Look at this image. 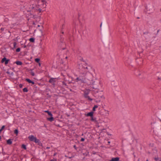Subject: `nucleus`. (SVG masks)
Here are the masks:
<instances>
[{
  "mask_svg": "<svg viewBox=\"0 0 161 161\" xmlns=\"http://www.w3.org/2000/svg\"><path fill=\"white\" fill-rule=\"evenodd\" d=\"M93 95L96 98L95 102L96 103L99 102L103 101L105 99L103 91H98L97 92H95L93 93Z\"/></svg>",
  "mask_w": 161,
  "mask_h": 161,
  "instance_id": "nucleus-1",
  "label": "nucleus"
},
{
  "mask_svg": "<svg viewBox=\"0 0 161 161\" xmlns=\"http://www.w3.org/2000/svg\"><path fill=\"white\" fill-rule=\"evenodd\" d=\"M85 83H87L88 85H92L95 82L93 80L92 75L91 74L86 75Z\"/></svg>",
  "mask_w": 161,
  "mask_h": 161,
  "instance_id": "nucleus-2",
  "label": "nucleus"
},
{
  "mask_svg": "<svg viewBox=\"0 0 161 161\" xmlns=\"http://www.w3.org/2000/svg\"><path fill=\"white\" fill-rule=\"evenodd\" d=\"M91 85L90 86V89L91 90H92L94 92H97L98 91H99V90L98 88V86H97L96 84V83L94 82V83L93 84H92V85Z\"/></svg>",
  "mask_w": 161,
  "mask_h": 161,
  "instance_id": "nucleus-3",
  "label": "nucleus"
},
{
  "mask_svg": "<svg viewBox=\"0 0 161 161\" xmlns=\"http://www.w3.org/2000/svg\"><path fill=\"white\" fill-rule=\"evenodd\" d=\"M44 112L45 113H47L48 115L49 116H50V118H47V120L49 121L50 122H52L54 120V119L53 117V114L50 111H49L48 110H46L44 111Z\"/></svg>",
  "mask_w": 161,
  "mask_h": 161,
  "instance_id": "nucleus-4",
  "label": "nucleus"
},
{
  "mask_svg": "<svg viewBox=\"0 0 161 161\" xmlns=\"http://www.w3.org/2000/svg\"><path fill=\"white\" fill-rule=\"evenodd\" d=\"M28 138L31 141L33 142L36 143H37L39 140L32 135L29 136L28 137Z\"/></svg>",
  "mask_w": 161,
  "mask_h": 161,
  "instance_id": "nucleus-5",
  "label": "nucleus"
},
{
  "mask_svg": "<svg viewBox=\"0 0 161 161\" xmlns=\"http://www.w3.org/2000/svg\"><path fill=\"white\" fill-rule=\"evenodd\" d=\"M31 8L33 10H34V11H38L39 13L41 12L42 11V9L39 8V5H35L34 6L32 5V6H31Z\"/></svg>",
  "mask_w": 161,
  "mask_h": 161,
  "instance_id": "nucleus-6",
  "label": "nucleus"
},
{
  "mask_svg": "<svg viewBox=\"0 0 161 161\" xmlns=\"http://www.w3.org/2000/svg\"><path fill=\"white\" fill-rule=\"evenodd\" d=\"M56 78H51L48 81V82L52 85L53 87H54L55 86V83L56 82Z\"/></svg>",
  "mask_w": 161,
  "mask_h": 161,
  "instance_id": "nucleus-7",
  "label": "nucleus"
},
{
  "mask_svg": "<svg viewBox=\"0 0 161 161\" xmlns=\"http://www.w3.org/2000/svg\"><path fill=\"white\" fill-rule=\"evenodd\" d=\"M10 61V59L7 58L5 57H4L3 58L1 61V63H4L5 65H7Z\"/></svg>",
  "mask_w": 161,
  "mask_h": 161,
  "instance_id": "nucleus-8",
  "label": "nucleus"
},
{
  "mask_svg": "<svg viewBox=\"0 0 161 161\" xmlns=\"http://www.w3.org/2000/svg\"><path fill=\"white\" fill-rule=\"evenodd\" d=\"M89 93V92L88 91H85L84 93V96L85 98H87L88 100L91 101L92 100V99L90 98V97L88 96Z\"/></svg>",
  "mask_w": 161,
  "mask_h": 161,
  "instance_id": "nucleus-9",
  "label": "nucleus"
},
{
  "mask_svg": "<svg viewBox=\"0 0 161 161\" xmlns=\"http://www.w3.org/2000/svg\"><path fill=\"white\" fill-rule=\"evenodd\" d=\"M85 74H83V76H79V81H81V82L85 83Z\"/></svg>",
  "mask_w": 161,
  "mask_h": 161,
  "instance_id": "nucleus-10",
  "label": "nucleus"
},
{
  "mask_svg": "<svg viewBox=\"0 0 161 161\" xmlns=\"http://www.w3.org/2000/svg\"><path fill=\"white\" fill-rule=\"evenodd\" d=\"M93 112L92 111L87 113V114H85V115L87 117L90 116L91 117L93 116Z\"/></svg>",
  "mask_w": 161,
  "mask_h": 161,
  "instance_id": "nucleus-11",
  "label": "nucleus"
},
{
  "mask_svg": "<svg viewBox=\"0 0 161 161\" xmlns=\"http://www.w3.org/2000/svg\"><path fill=\"white\" fill-rule=\"evenodd\" d=\"M64 39H60L59 42L58 43V46H60V47H61L62 45H64Z\"/></svg>",
  "mask_w": 161,
  "mask_h": 161,
  "instance_id": "nucleus-12",
  "label": "nucleus"
},
{
  "mask_svg": "<svg viewBox=\"0 0 161 161\" xmlns=\"http://www.w3.org/2000/svg\"><path fill=\"white\" fill-rule=\"evenodd\" d=\"M86 37L88 39H92V35L90 32H87L86 35Z\"/></svg>",
  "mask_w": 161,
  "mask_h": 161,
  "instance_id": "nucleus-13",
  "label": "nucleus"
},
{
  "mask_svg": "<svg viewBox=\"0 0 161 161\" xmlns=\"http://www.w3.org/2000/svg\"><path fill=\"white\" fill-rule=\"evenodd\" d=\"M25 80L28 82L29 83H31L32 84L34 85L35 84V83L33 81H32L30 79L28 78H26L25 79Z\"/></svg>",
  "mask_w": 161,
  "mask_h": 161,
  "instance_id": "nucleus-14",
  "label": "nucleus"
},
{
  "mask_svg": "<svg viewBox=\"0 0 161 161\" xmlns=\"http://www.w3.org/2000/svg\"><path fill=\"white\" fill-rule=\"evenodd\" d=\"M13 139H9L7 141V144L8 145H11L12 143Z\"/></svg>",
  "mask_w": 161,
  "mask_h": 161,
  "instance_id": "nucleus-15",
  "label": "nucleus"
},
{
  "mask_svg": "<svg viewBox=\"0 0 161 161\" xmlns=\"http://www.w3.org/2000/svg\"><path fill=\"white\" fill-rule=\"evenodd\" d=\"M119 158L118 157L112 158L110 161H119Z\"/></svg>",
  "mask_w": 161,
  "mask_h": 161,
  "instance_id": "nucleus-16",
  "label": "nucleus"
},
{
  "mask_svg": "<svg viewBox=\"0 0 161 161\" xmlns=\"http://www.w3.org/2000/svg\"><path fill=\"white\" fill-rule=\"evenodd\" d=\"M58 120H55L54 121V124L57 127H60V126L59 125V124L58 123Z\"/></svg>",
  "mask_w": 161,
  "mask_h": 161,
  "instance_id": "nucleus-17",
  "label": "nucleus"
},
{
  "mask_svg": "<svg viewBox=\"0 0 161 161\" xmlns=\"http://www.w3.org/2000/svg\"><path fill=\"white\" fill-rule=\"evenodd\" d=\"M15 63L17 65H21L23 63L22 62L17 60L16 61Z\"/></svg>",
  "mask_w": 161,
  "mask_h": 161,
  "instance_id": "nucleus-18",
  "label": "nucleus"
},
{
  "mask_svg": "<svg viewBox=\"0 0 161 161\" xmlns=\"http://www.w3.org/2000/svg\"><path fill=\"white\" fill-rule=\"evenodd\" d=\"M154 159L155 161H161V158H159L158 156L157 157H155L154 158Z\"/></svg>",
  "mask_w": 161,
  "mask_h": 161,
  "instance_id": "nucleus-19",
  "label": "nucleus"
},
{
  "mask_svg": "<svg viewBox=\"0 0 161 161\" xmlns=\"http://www.w3.org/2000/svg\"><path fill=\"white\" fill-rule=\"evenodd\" d=\"M91 121L95 122V123L97 122V121L96 120V118L95 117H94L93 116L92 117H91Z\"/></svg>",
  "mask_w": 161,
  "mask_h": 161,
  "instance_id": "nucleus-20",
  "label": "nucleus"
},
{
  "mask_svg": "<svg viewBox=\"0 0 161 161\" xmlns=\"http://www.w3.org/2000/svg\"><path fill=\"white\" fill-rule=\"evenodd\" d=\"M35 39L33 37H31L29 39V41L33 43L35 42Z\"/></svg>",
  "mask_w": 161,
  "mask_h": 161,
  "instance_id": "nucleus-21",
  "label": "nucleus"
},
{
  "mask_svg": "<svg viewBox=\"0 0 161 161\" xmlns=\"http://www.w3.org/2000/svg\"><path fill=\"white\" fill-rule=\"evenodd\" d=\"M14 133L16 136H17L19 133L18 129L15 130L14 131Z\"/></svg>",
  "mask_w": 161,
  "mask_h": 161,
  "instance_id": "nucleus-22",
  "label": "nucleus"
},
{
  "mask_svg": "<svg viewBox=\"0 0 161 161\" xmlns=\"http://www.w3.org/2000/svg\"><path fill=\"white\" fill-rule=\"evenodd\" d=\"M35 61L37 63H39V62H40V59L39 58H36L35 59Z\"/></svg>",
  "mask_w": 161,
  "mask_h": 161,
  "instance_id": "nucleus-23",
  "label": "nucleus"
},
{
  "mask_svg": "<svg viewBox=\"0 0 161 161\" xmlns=\"http://www.w3.org/2000/svg\"><path fill=\"white\" fill-rule=\"evenodd\" d=\"M37 143L40 146L42 147L43 146L42 143L41 142L40 140H39L38 142Z\"/></svg>",
  "mask_w": 161,
  "mask_h": 161,
  "instance_id": "nucleus-24",
  "label": "nucleus"
},
{
  "mask_svg": "<svg viewBox=\"0 0 161 161\" xmlns=\"http://www.w3.org/2000/svg\"><path fill=\"white\" fill-rule=\"evenodd\" d=\"M98 108V106L97 105H94V106L92 108V111H94L96 110V108Z\"/></svg>",
  "mask_w": 161,
  "mask_h": 161,
  "instance_id": "nucleus-25",
  "label": "nucleus"
},
{
  "mask_svg": "<svg viewBox=\"0 0 161 161\" xmlns=\"http://www.w3.org/2000/svg\"><path fill=\"white\" fill-rule=\"evenodd\" d=\"M24 92H28V89L27 87H25L23 89Z\"/></svg>",
  "mask_w": 161,
  "mask_h": 161,
  "instance_id": "nucleus-26",
  "label": "nucleus"
},
{
  "mask_svg": "<svg viewBox=\"0 0 161 161\" xmlns=\"http://www.w3.org/2000/svg\"><path fill=\"white\" fill-rule=\"evenodd\" d=\"M21 147L22 148L24 149V150H26L27 149L26 145L24 144H23L22 145Z\"/></svg>",
  "mask_w": 161,
  "mask_h": 161,
  "instance_id": "nucleus-27",
  "label": "nucleus"
},
{
  "mask_svg": "<svg viewBox=\"0 0 161 161\" xmlns=\"http://www.w3.org/2000/svg\"><path fill=\"white\" fill-rule=\"evenodd\" d=\"M5 128V125H3L1 129H0V133H1L2 131H3V130Z\"/></svg>",
  "mask_w": 161,
  "mask_h": 161,
  "instance_id": "nucleus-28",
  "label": "nucleus"
},
{
  "mask_svg": "<svg viewBox=\"0 0 161 161\" xmlns=\"http://www.w3.org/2000/svg\"><path fill=\"white\" fill-rule=\"evenodd\" d=\"M135 74L137 76H139L141 75L140 73H138L137 71H136Z\"/></svg>",
  "mask_w": 161,
  "mask_h": 161,
  "instance_id": "nucleus-29",
  "label": "nucleus"
},
{
  "mask_svg": "<svg viewBox=\"0 0 161 161\" xmlns=\"http://www.w3.org/2000/svg\"><path fill=\"white\" fill-rule=\"evenodd\" d=\"M17 43L16 42H14L13 43L14 47L12 48V49H14L16 47Z\"/></svg>",
  "mask_w": 161,
  "mask_h": 161,
  "instance_id": "nucleus-30",
  "label": "nucleus"
},
{
  "mask_svg": "<svg viewBox=\"0 0 161 161\" xmlns=\"http://www.w3.org/2000/svg\"><path fill=\"white\" fill-rule=\"evenodd\" d=\"M9 21V19L7 18H5L4 19V21L5 22H8Z\"/></svg>",
  "mask_w": 161,
  "mask_h": 161,
  "instance_id": "nucleus-31",
  "label": "nucleus"
},
{
  "mask_svg": "<svg viewBox=\"0 0 161 161\" xmlns=\"http://www.w3.org/2000/svg\"><path fill=\"white\" fill-rule=\"evenodd\" d=\"M74 148L75 149L76 151H78V147H77L76 146V145H75L73 146Z\"/></svg>",
  "mask_w": 161,
  "mask_h": 161,
  "instance_id": "nucleus-32",
  "label": "nucleus"
},
{
  "mask_svg": "<svg viewBox=\"0 0 161 161\" xmlns=\"http://www.w3.org/2000/svg\"><path fill=\"white\" fill-rule=\"evenodd\" d=\"M20 48H18L16 50V51L17 52H19L20 51Z\"/></svg>",
  "mask_w": 161,
  "mask_h": 161,
  "instance_id": "nucleus-33",
  "label": "nucleus"
},
{
  "mask_svg": "<svg viewBox=\"0 0 161 161\" xmlns=\"http://www.w3.org/2000/svg\"><path fill=\"white\" fill-rule=\"evenodd\" d=\"M62 83L63 86H67L66 84L65 83V82L64 81H62Z\"/></svg>",
  "mask_w": 161,
  "mask_h": 161,
  "instance_id": "nucleus-34",
  "label": "nucleus"
},
{
  "mask_svg": "<svg viewBox=\"0 0 161 161\" xmlns=\"http://www.w3.org/2000/svg\"><path fill=\"white\" fill-rule=\"evenodd\" d=\"M31 74L32 76H34L35 75L34 73L33 72L31 71Z\"/></svg>",
  "mask_w": 161,
  "mask_h": 161,
  "instance_id": "nucleus-35",
  "label": "nucleus"
},
{
  "mask_svg": "<svg viewBox=\"0 0 161 161\" xmlns=\"http://www.w3.org/2000/svg\"><path fill=\"white\" fill-rule=\"evenodd\" d=\"M23 85L22 84H20L19 85V86L20 88H22L23 87Z\"/></svg>",
  "mask_w": 161,
  "mask_h": 161,
  "instance_id": "nucleus-36",
  "label": "nucleus"
},
{
  "mask_svg": "<svg viewBox=\"0 0 161 161\" xmlns=\"http://www.w3.org/2000/svg\"><path fill=\"white\" fill-rule=\"evenodd\" d=\"M85 140V138H82L81 139H80V141L81 142H84V141Z\"/></svg>",
  "mask_w": 161,
  "mask_h": 161,
  "instance_id": "nucleus-37",
  "label": "nucleus"
},
{
  "mask_svg": "<svg viewBox=\"0 0 161 161\" xmlns=\"http://www.w3.org/2000/svg\"><path fill=\"white\" fill-rule=\"evenodd\" d=\"M148 33H149V32L148 31H146L145 32H143V34L144 35L147 34Z\"/></svg>",
  "mask_w": 161,
  "mask_h": 161,
  "instance_id": "nucleus-38",
  "label": "nucleus"
},
{
  "mask_svg": "<svg viewBox=\"0 0 161 161\" xmlns=\"http://www.w3.org/2000/svg\"><path fill=\"white\" fill-rule=\"evenodd\" d=\"M76 79L77 80V81H79V77H77Z\"/></svg>",
  "mask_w": 161,
  "mask_h": 161,
  "instance_id": "nucleus-39",
  "label": "nucleus"
},
{
  "mask_svg": "<svg viewBox=\"0 0 161 161\" xmlns=\"http://www.w3.org/2000/svg\"><path fill=\"white\" fill-rule=\"evenodd\" d=\"M4 28H1V30L2 31H3L4 30Z\"/></svg>",
  "mask_w": 161,
  "mask_h": 161,
  "instance_id": "nucleus-40",
  "label": "nucleus"
},
{
  "mask_svg": "<svg viewBox=\"0 0 161 161\" xmlns=\"http://www.w3.org/2000/svg\"><path fill=\"white\" fill-rule=\"evenodd\" d=\"M60 39H64L63 36L60 35Z\"/></svg>",
  "mask_w": 161,
  "mask_h": 161,
  "instance_id": "nucleus-41",
  "label": "nucleus"
},
{
  "mask_svg": "<svg viewBox=\"0 0 161 161\" xmlns=\"http://www.w3.org/2000/svg\"><path fill=\"white\" fill-rule=\"evenodd\" d=\"M22 47H23V48H25L26 47V46L25 45H24Z\"/></svg>",
  "mask_w": 161,
  "mask_h": 161,
  "instance_id": "nucleus-42",
  "label": "nucleus"
},
{
  "mask_svg": "<svg viewBox=\"0 0 161 161\" xmlns=\"http://www.w3.org/2000/svg\"><path fill=\"white\" fill-rule=\"evenodd\" d=\"M158 80H161V77H158Z\"/></svg>",
  "mask_w": 161,
  "mask_h": 161,
  "instance_id": "nucleus-43",
  "label": "nucleus"
},
{
  "mask_svg": "<svg viewBox=\"0 0 161 161\" xmlns=\"http://www.w3.org/2000/svg\"><path fill=\"white\" fill-rule=\"evenodd\" d=\"M83 68H84V69H88V68H87V67L84 66Z\"/></svg>",
  "mask_w": 161,
  "mask_h": 161,
  "instance_id": "nucleus-44",
  "label": "nucleus"
},
{
  "mask_svg": "<svg viewBox=\"0 0 161 161\" xmlns=\"http://www.w3.org/2000/svg\"><path fill=\"white\" fill-rule=\"evenodd\" d=\"M50 161H57V160L56 159H55V160H53V159H51L50 160Z\"/></svg>",
  "mask_w": 161,
  "mask_h": 161,
  "instance_id": "nucleus-45",
  "label": "nucleus"
},
{
  "mask_svg": "<svg viewBox=\"0 0 161 161\" xmlns=\"http://www.w3.org/2000/svg\"><path fill=\"white\" fill-rule=\"evenodd\" d=\"M6 73L8 74H10V72H9V71H7V72H6Z\"/></svg>",
  "mask_w": 161,
  "mask_h": 161,
  "instance_id": "nucleus-46",
  "label": "nucleus"
},
{
  "mask_svg": "<svg viewBox=\"0 0 161 161\" xmlns=\"http://www.w3.org/2000/svg\"><path fill=\"white\" fill-rule=\"evenodd\" d=\"M57 154V153H55L53 154V156H55V155H56Z\"/></svg>",
  "mask_w": 161,
  "mask_h": 161,
  "instance_id": "nucleus-47",
  "label": "nucleus"
},
{
  "mask_svg": "<svg viewBox=\"0 0 161 161\" xmlns=\"http://www.w3.org/2000/svg\"><path fill=\"white\" fill-rule=\"evenodd\" d=\"M50 148V147H46V149H49Z\"/></svg>",
  "mask_w": 161,
  "mask_h": 161,
  "instance_id": "nucleus-48",
  "label": "nucleus"
},
{
  "mask_svg": "<svg viewBox=\"0 0 161 161\" xmlns=\"http://www.w3.org/2000/svg\"><path fill=\"white\" fill-rule=\"evenodd\" d=\"M66 115L68 116V117H69L70 116V115L68 114H66Z\"/></svg>",
  "mask_w": 161,
  "mask_h": 161,
  "instance_id": "nucleus-49",
  "label": "nucleus"
},
{
  "mask_svg": "<svg viewBox=\"0 0 161 161\" xmlns=\"http://www.w3.org/2000/svg\"><path fill=\"white\" fill-rule=\"evenodd\" d=\"M38 63V64H39V66H41V63H40V62H39V63Z\"/></svg>",
  "mask_w": 161,
  "mask_h": 161,
  "instance_id": "nucleus-50",
  "label": "nucleus"
},
{
  "mask_svg": "<svg viewBox=\"0 0 161 161\" xmlns=\"http://www.w3.org/2000/svg\"><path fill=\"white\" fill-rule=\"evenodd\" d=\"M64 81H66V80L65 79V78H64Z\"/></svg>",
  "mask_w": 161,
  "mask_h": 161,
  "instance_id": "nucleus-51",
  "label": "nucleus"
},
{
  "mask_svg": "<svg viewBox=\"0 0 161 161\" xmlns=\"http://www.w3.org/2000/svg\"><path fill=\"white\" fill-rule=\"evenodd\" d=\"M42 2H46V1H45V0H42Z\"/></svg>",
  "mask_w": 161,
  "mask_h": 161,
  "instance_id": "nucleus-52",
  "label": "nucleus"
},
{
  "mask_svg": "<svg viewBox=\"0 0 161 161\" xmlns=\"http://www.w3.org/2000/svg\"><path fill=\"white\" fill-rule=\"evenodd\" d=\"M81 61H83V62H84V61H83V58H82L81 59Z\"/></svg>",
  "mask_w": 161,
  "mask_h": 161,
  "instance_id": "nucleus-53",
  "label": "nucleus"
},
{
  "mask_svg": "<svg viewBox=\"0 0 161 161\" xmlns=\"http://www.w3.org/2000/svg\"><path fill=\"white\" fill-rule=\"evenodd\" d=\"M102 23H101V24H100V27H101V26H102Z\"/></svg>",
  "mask_w": 161,
  "mask_h": 161,
  "instance_id": "nucleus-54",
  "label": "nucleus"
},
{
  "mask_svg": "<svg viewBox=\"0 0 161 161\" xmlns=\"http://www.w3.org/2000/svg\"><path fill=\"white\" fill-rule=\"evenodd\" d=\"M61 33L63 34H64V32L63 31H61Z\"/></svg>",
  "mask_w": 161,
  "mask_h": 161,
  "instance_id": "nucleus-55",
  "label": "nucleus"
},
{
  "mask_svg": "<svg viewBox=\"0 0 161 161\" xmlns=\"http://www.w3.org/2000/svg\"><path fill=\"white\" fill-rule=\"evenodd\" d=\"M159 30H158L157 31V33H158L159 32Z\"/></svg>",
  "mask_w": 161,
  "mask_h": 161,
  "instance_id": "nucleus-56",
  "label": "nucleus"
},
{
  "mask_svg": "<svg viewBox=\"0 0 161 161\" xmlns=\"http://www.w3.org/2000/svg\"><path fill=\"white\" fill-rule=\"evenodd\" d=\"M108 143L109 144L110 143V142L108 141Z\"/></svg>",
  "mask_w": 161,
  "mask_h": 161,
  "instance_id": "nucleus-57",
  "label": "nucleus"
},
{
  "mask_svg": "<svg viewBox=\"0 0 161 161\" xmlns=\"http://www.w3.org/2000/svg\"><path fill=\"white\" fill-rule=\"evenodd\" d=\"M84 135V134H83V133L82 135H81V136H83Z\"/></svg>",
  "mask_w": 161,
  "mask_h": 161,
  "instance_id": "nucleus-58",
  "label": "nucleus"
},
{
  "mask_svg": "<svg viewBox=\"0 0 161 161\" xmlns=\"http://www.w3.org/2000/svg\"><path fill=\"white\" fill-rule=\"evenodd\" d=\"M146 161H148V159H147L146 160Z\"/></svg>",
  "mask_w": 161,
  "mask_h": 161,
  "instance_id": "nucleus-59",
  "label": "nucleus"
},
{
  "mask_svg": "<svg viewBox=\"0 0 161 161\" xmlns=\"http://www.w3.org/2000/svg\"><path fill=\"white\" fill-rule=\"evenodd\" d=\"M138 161H140V159L139 158L138 159Z\"/></svg>",
  "mask_w": 161,
  "mask_h": 161,
  "instance_id": "nucleus-60",
  "label": "nucleus"
},
{
  "mask_svg": "<svg viewBox=\"0 0 161 161\" xmlns=\"http://www.w3.org/2000/svg\"><path fill=\"white\" fill-rule=\"evenodd\" d=\"M140 59H141L142 61H143V60L142 59L140 58Z\"/></svg>",
  "mask_w": 161,
  "mask_h": 161,
  "instance_id": "nucleus-61",
  "label": "nucleus"
},
{
  "mask_svg": "<svg viewBox=\"0 0 161 161\" xmlns=\"http://www.w3.org/2000/svg\"><path fill=\"white\" fill-rule=\"evenodd\" d=\"M108 134V135H111V134Z\"/></svg>",
  "mask_w": 161,
  "mask_h": 161,
  "instance_id": "nucleus-62",
  "label": "nucleus"
},
{
  "mask_svg": "<svg viewBox=\"0 0 161 161\" xmlns=\"http://www.w3.org/2000/svg\"><path fill=\"white\" fill-rule=\"evenodd\" d=\"M62 49H63V50H64V49H65V48H62Z\"/></svg>",
  "mask_w": 161,
  "mask_h": 161,
  "instance_id": "nucleus-63",
  "label": "nucleus"
},
{
  "mask_svg": "<svg viewBox=\"0 0 161 161\" xmlns=\"http://www.w3.org/2000/svg\"><path fill=\"white\" fill-rule=\"evenodd\" d=\"M64 25V24H63V25H62V27H63Z\"/></svg>",
  "mask_w": 161,
  "mask_h": 161,
  "instance_id": "nucleus-64",
  "label": "nucleus"
}]
</instances>
